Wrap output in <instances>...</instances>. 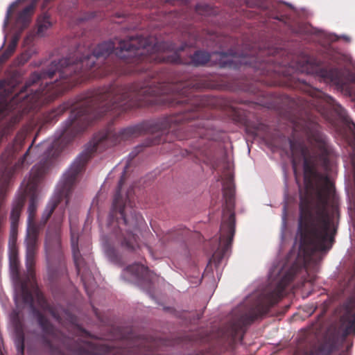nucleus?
Instances as JSON below:
<instances>
[{"mask_svg":"<svg viewBox=\"0 0 355 355\" xmlns=\"http://www.w3.org/2000/svg\"><path fill=\"white\" fill-rule=\"evenodd\" d=\"M196 36L176 49L166 42H153L150 38L131 36L120 40L118 45L112 41L99 44L91 49L78 45L68 57L61 59V94L87 80L115 73L121 74L140 73L147 75L142 83L117 85L111 84L82 94L83 105L89 103L102 117L108 112L115 115L136 107L167 106L181 108L187 105L190 112L189 121H201L209 130L207 139H212L209 128V116L207 110L216 105L215 98L196 94L195 89L202 87L193 81L166 83L162 76L153 70L159 63L204 66L211 59L205 51H196L193 55L182 58L180 55L187 46L196 45Z\"/></svg>","mask_w":355,"mask_h":355,"instance_id":"obj_1","label":"nucleus"},{"mask_svg":"<svg viewBox=\"0 0 355 355\" xmlns=\"http://www.w3.org/2000/svg\"><path fill=\"white\" fill-rule=\"evenodd\" d=\"M184 112H179L173 115L159 118L153 121H146L134 126L127 127L116 131L112 125L94 136L89 146L83 150L74 160L69 170L64 174L60 190L49 201L43 212L42 222L45 225L54 211L55 223L53 232L49 230L46 233V249L50 254L53 243L55 249L60 246V225L64 218L65 207L69 203V195L76 182L77 176L85 168L92 155L97 151L116 145L121 141L142 134L149 136L141 146H137L129 157L133 159L143 150L144 146H150L164 142H171L172 137L179 140L190 137H208L209 130L205 127L204 121H189L187 114L190 112L187 105H183Z\"/></svg>","mask_w":355,"mask_h":355,"instance_id":"obj_2","label":"nucleus"},{"mask_svg":"<svg viewBox=\"0 0 355 355\" xmlns=\"http://www.w3.org/2000/svg\"><path fill=\"white\" fill-rule=\"evenodd\" d=\"M85 98L81 95L75 103L68 101L48 113L47 122L56 121L57 118L72 107L68 119L63 123L58 138L53 141H45L35 147L37 153H42L40 159L34 165L28 178L24 179L12 204L10 216L11 231H16L23 207L28 198V227L36 225L35 217L38 207L39 186L53 166L56 158L64 148L95 120L101 116L87 103L83 105Z\"/></svg>","mask_w":355,"mask_h":355,"instance_id":"obj_3","label":"nucleus"},{"mask_svg":"<svg viewBox=\"0 0 355 355\" xmlns=\"http://www.w3.org/2000/svg\"><path fill=\"white\" fill-rule=\"evenodd\" d=\"M125 181V171H123L114 194L112 209L108 219V226L112 229L110 236H115V241L112 237L104 242L105 252L107 257L114 263L119 261L116 246L133 251L138 246L137 231L144 223L141 214L134 208L132 188H130L123 198L121 191Z\"/></svg>","mask_w":355,"mask_h":355,"instance_id":"obj_4","label":"nucleus"},{"mask_svg":"<svg viewBox=\"0 0 355 355\" xmlns=\"http://www.w3.org/2000/svg\"><path fill=\"white\" fill-rule=\"evenodd\" d=\"M45 343L52 355H156L155 351L160 340L144 336L129 337L116 346L70 339L61 340L57 346L47 339Z\"/></svg>","mask_w":355,"mask_h":355,"instance_id":"obj_5","label":"nucleus"},{"mask_svg":"<svg viewBox=\"0 0 355 355\" xmlns=\"http://www.w3.org/2000/svg\"><path fill=\"white\" fill-rule=\"evenodd\" d=\"M223 193L225 207L220 230L219 247L213 254L214 260L218 263L228 252L235 233L234 188L231 178L224 182Z\"/></svg>","mask_w":355,"mask_h":355,"instance_id":"obj_6","label":"nucleus"},{"mask_svg":"<svg viewBox=\"0 0 355 355\" xmlns=\"http://www.w3.org/2000/svg\"><path fill=\"white\" fill-rule=\"evenodd\" d=\"M281 296L282 289L279 288L266 294L263 300L257 305L255 313L243 314L230 323V335L234 338L236 337L245 326L251 324L257 318L266 315L270 309L278 303Z\"/></svg>","mask_w":355,"mask_h":355,"instance_id":"obj_7","label":"nucleus"},{"mask_svg":"<svg viewBox=\"0 0 355 355\" xmlns=\"http://www.w3.org/2000/svg\"><path fill=\"white\" fill-rule=\"evenodd\" d=\"M34 142V141H33ZM24 145L23 139H15L14 144L10 149L7 150L1 156V160L4 168V172L6 178L4 180V184L8 185L12 173L14 171L24 168L26 166L30 164V162L27 160L29 156L31 149L33 145V143L27 149L23 157L15 164L14 168L11 169L9 168V165L11 164L14 159L15 154L18 153Z\"/></svg>","mask_w":355,"mask_h":355,"instance_id":"obj_8","label":"nucleus"},{"mask_svg":"<svg viewBox=\"0 0 355 355\" xmlns=\"http://www.w3.org/2000/svg\"><path fill=\"white\" fill-rule=\"evenodd\" d=\"M21 297L25 304H29L30 308L37 318V322L41 327L42 331L46 336H52L55 340L58 336V331L51 323L49 320L34 306V298L31 291L28 286V281H24L21 286Z\"/></svg>","mask_w":355,"mask_h":355,"instance_id":"obj_9","label":"nucleus"},{"mask_svg":"<svg viewBox=\"0 0 355 355\" xmlns=\"http://www.w3.org/2000/svg\"><path fill=\"white\" fill-rule=\"evenodd\" d=\"M71 243L73 252V261L76 266L77 273L79 276H80L83 284L87 292L89 293L88 282L92 277L91 273L89 271L88 268L86 267L85 261L78 249V233L75 232V231L72 228H71Z\"/></svg>","mask_w":355,"mask_h":355,"instance_id":"obj_10","label":"nucleus"},{"mask_svg":"<svg viewBox=\"0 0 355 355\" xmlns=\"http://www.w3.org/2000/svg\"><path fill=\"white\" fill-rule=\"evenodd\" d=\"M35 296L38 306L43 311L49 313L58 323L62 322L61 317L62 312L67 315L71 318V321L73 320L71 315H69L67 311L62 309L58 306L49 304L43 293L38 289H36L35 291Z\"/></svg>","mask_w":355,"mask_h":355,"instance_id":"obj_11","label":"nucleus"},{"mask_svg":"<svg viewBox=\"0 0 355 355\" xmlns=\"http://www.w3.org/2000/svg\"><path fill=\"white\" fill-rule=\"evenodd\" d=\"M38 228L37 225L28 227L26 239V254H36L37 250Z\"/></svg>","mask_w":355,"mask_h":355,"instance_id":"obj_12","label":"nucleus"},{"mask_svg":"<svg viewBox=\"0 0 355 355\" xmlns=\"http://www.w3.org/2000/svg\"><path fill=\"white\" fill-rule=\"evenodd\" d=\"M10 268L12 277L19 279V260L18 258V252L15 245L12 246L9 254Z\"/></svg>","mask_w":355,"mask_h":355,"instance_id":"obj_13","label":"nucleus"},{"mask_svg":"<svg viewBox=\"0 0 355 355\" xmlns=\"http://www.w3.org/2000/svg\"><path fill=\"white\" fill-rule=\"evenodd\" d=\"M35 9V3H32L24 8L18 15L17 22L21 28H25L30 23L31 16Z\"/></svg>","mask_w":355,"mask_h":355,"instance_id":"obj_14","label":"nucleus"},{"mask_svg":"<svg viewBox=\"0 0 355 355\" xmlns=\"http://www.w3.org/2000/svg\"><path fill=\"white\" fill-rule=\"evenodd\" d=\"M38 35L42 36L47 29H49L52 24L50 21V17L48 14L44 13L40 15L37 21Z\"/></svg>","mask_w":355,"mask_h":355,"instance_id":"obj_15","label":"nucleus"},{"mask_svg":"<svg viewBox=\"0 0 355 355\" xmlns=\"http://www.w3.org/2000/svg\"><path fill=\"white\" fill-rule=\"evenodd\" d=\"M125 271L130 272L135 277H143L148 273V268L140 263H134L128 266Z\"/></svg>","mask_w":355,"mask_h":355,"instance_id":"obj_16","label":"nucleus"},{"mask_svg":"<svg viewBox=\"0 0 355 355\" xmlns=\"http://www.w3.org/2000/svg\"><path fill=\"white\" fill-rule=\"evenodd\" d=\"M35 254H26V266L27 268V277L28 278V281H30L31 279H33V277H35Z\"/></svg>","mask_w":355,"mask_h":355,"instance_id":"obj_17","label":"nucleus"},{"mask_svg":"<svg viewBox=\"0 0 355 355\" xmlns=\"http://www.w3.org/2000/svg\"><path fill=\"white\" fill-rule=\"evenodd\" d=\"M17 44V40H12L11 42L8 44L7 49L5 51L1 54L0 60L1 62H4L8 60L15 52L16 46Z\"/></svg>","mask_w":355,"mask_h":355,"instance_id":"obj_18","label":"nucleus"},{"mask_svg":"<svg viewBox=\"0 0 355 355\" xmlns=\"http://www.w3.org/2000/svg\"><path fill=\"white\" fill-rule=\"evenodd\" d=\"M15 346L18 354L24 355V336L22 333H18L15 339Z\"/></svg>","mask_w":355,"mask_h":355,"instance_id":"obj_19","label":"nucleus"},{"mask_svg":"<svg viewBox=\"0 0 355 355\" xmlns=\"http://www.w3.org/2000/svg\"><path fill=\"white\" fill-rule=\"evenodd\" d=\"M324 82H331L336 85H342L343 83V78H321Z\"/></svg>","mask_w":355,"mask_h":355,"instance_id":"obj_20","label":"nucleus"},{"mask_svg":"<svg viewBox=\"0 0 355 355\" xmlns=\"http://www.w3.org/2000/svg\"><path fill=\"white\" fill-rule=\"evenodd\" d=\"M261 126V124H259L253 128H250L248 126L246 129L249 133H250L252 135L256 136L258 135V131L260 129Z\"/></svg>","mask_w":355,"mask_h":355,"instance_id":"obj_21","label":"nucleus"},{"mask_svg":"<svg viewBox=\"0 0 355 355\" xmlns=\"http://www.w3.org/2000/svg\"><path fill=\"white\" fill-rule=\"evenodd\" d=\"M309 355H327V354H325L324 351L322 349L318 348V349L311 351Z\"/></svg>","mask_w":355,"mask_h":355,"instance_id":"obj_22","label":"nucleus"},{"mask_svg":"<svg viewBox=\"0 0 355 355\" xmlns=\"http://www.w3.org/2000/svg\"><path fill=\"white\" fill-rule=\"evenodd\" d=\"M5 86V81L4 80H0V89L3 88Z\"/></svg>","mask_w":355,"mask_h":355,"instance_id":"obj_23","label":"nucleus"},{"mask_svg":"<svg viewBox=\"0 0 355 355\" xmlns=\"http://www.w3.org/2000/svg\"><path fill=\"white\" fill-rule=\"evenodd\" d=\"M285 277H293V275L291 273H288Z\"/></svg>","mask_w":355,"mask_h":355,"instance_id":"obj_24","label":"nucleus"},{"mask_svg":"<svg viewBox=\"0 0 355 355\" xmlns=\"http://www.w3.org/2000/svg\"><path fill=\"white\" fill-rule=\"evenodd\" d=\"M346 354H347V352L344 351V352H342L340 355H346Z\"/></svg>","mask_w":355,"mask_h":355,"instance_id":"obj_25","label":"nucleus"}]
</instances>
